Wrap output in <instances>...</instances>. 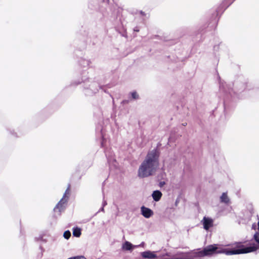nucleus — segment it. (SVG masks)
Listing matches in <instances>:
<instances>
[{
	"instance_id": "nucleus-19",
	"label": "nucleus",
	"mask_w": 259,
	"mask_h": 259,
	"mask_svg": "<svg viewBox=\"0 0 259 259\" xmlns=\"http://www.w3.org/2000/svg\"><path fill=\"white\" fill-rule=\"evenodd\" d=\"M254 239L255 240V241L259 244V233H256L254 235Z\"/></svg>"
},
{
	"instance_id": "nucleus-30",
	"label": "nucleus",
	"mask_w": 259,
	"mask_h": 259,
	"mask_svg": "<svg viewBox=\"0 0 259 259\" xmlns=\"http://www.w3.org/2000/svg\"><path fill=\"white\" fill-rule=\"evenodd\" d=\"M144 244V242H142L141 244L139 245H137L138 247L139 246H143V245Z\"/></svg>"
},
{
	"instance_id": "nucleus-13",
	"label": "nucleus",
	"mask_w": 259,
	"mask_h": 259,
	"mask_svg": "<svg viewBox=\"0 0 259 259\" xmlns=\"http://www.w3.org/2000/svg\"><path fill=\"white\" fill-rule=\"evenodd\" d=\"M162 196V194L161 192L159 190H155L153 192L152 194V198L156 202L160 200Z\"/></svg>"
},
{
	"instance_id": "nucleus-6",
	"label": "nucleus",
	"mask_w": 259,
	"mask_h": 259,
	"mask_svg": "<svg viewBox=\"0 0 259 259\" xmlns=\"http://www.w3.org/2000/svg\"><path fill=\"white\" fill-rule=\"evenodd\" d=\"M69 187L70 186L69 185L64 194L62 198L59 201L54 209V211L56 212L58 210L59 214H60L61 212L64 209L65 207L63 206V204L66 203L67 201V199H65V197L66 194L69 193Z\"/></svg>"
},
{
	"instance_id": "nucleus-23",
	"label": "nucleus",
	"mask_w": 259,
	"mask_h": 259,
	"mask_svg": "<svg viewBox=\"0 0 259 259\" xmlns=\"http://www.w3.org/2000/svg\"><path fill=\"white\" fill-rule=\"evenodd\" d=\"M128 102H129L128 100H123L121 102V104H122V105H125V104H128Z\"/></svg>"
},
{
	"instance_id": "nucleus-15",
	"label": "nucleus",
	"mask_w": 259,
	"mask_h": 259,
	"mask_svg": "<svg viewBox=\"0 0 259 259\" xmlns=\"http://www.w3.org/2000/svg\"><path fill=\"white\" fill-rule=\"evenodd\" d=\"M104 153L108 161L112 159L113 153L108 148L104 149Z\"/></svg>"
},
{
	"instance_id": "nucleus-16",
	"label": "nucleus",
	"mask_w": 259,
	"mask_h": 259,
	"mask_svg": "<svg viewBox=\"0 0 259 259\" xmlns=\"http://www.w3.org/2000/svg\"><path fill=\"white\" fill-rule=\"evenodd\" d=\"M73 235L74 237H79L81 235V229L77 227L73 228Z\"/></svg>"
},
{
	"instance_id": "nucleus-3",
	"label": "nucleus",
	"mask_w": 259,
	"mask_h": 259,
	"mask_svg": "<svg viewBox=\"0 0 259 259\" xmlns=\"http://www.w3.org/2000/svg\"><path fill=\"white\" fill-rule=\"evenodd\" d=\"M218 79L220 83V98H222L224 101V112H227L229 109L230 103L235 101L236 99L239 98L238 93H241L247 89V82L244 81L239 83L238 81H236L234 85L237 91L234 92L231 88V84L222 81L219 75Z\"/></svg>"
},
{
	"instance_id": "nucleus-29",
	"label": "nucleus",
	"mask_w": 259,
	"mask_h": 259,
	"mask_svg": "<svg viewBox=\"0 0 259 259\" xmlns=\"http://www.w3.org/2000/svg\"><path fill=\"white\" fill-rule=\"evenodd\" d=\"M140 14L142 15V16H145L146 15V14L144 12L142 11H141L140 12Z\"/></svg>"
},
{
	"instance_id": "nucleus-22",
	"label": "nucleus",
	"mask_w": 259,
	"mask_h": 259,
	"mask_svg": "<svg viewBox=\"0 0 259 259\" xmlns=\"http://www.w3.org/2000/svg\"><path fill=\"white\" fill-rule=\"evenodd\" d=\"M74 259H86L84 256H74L73 257Z\"/></svg>"
},
{
	"instance_id": "nucleus-4",
	"label": "nucleus",
	"mask_w": 259,
	"mask_h": 259,
	"mask_svg": "<svg viewBox=\"0 0 259 259\" xmlns=\"http://www.w3.org/2000/svg\"><path fill=\"white\" fill-rule=\"evenodd\" d=\"M81 82L83 83V92L86 96H92L96 94L99 91V89L102 90L104 92L107 93L106 90L104 89V86H101L96 81H91L89 80L88 76L83 75L81 77V81L75 82L77 85Z\"/></svg>"
},
{
	"instance_id": "nucleus-17",
	"label": "nucleus",
	"mask_w": 259,
	"mask_h": 259,
	"mask_svg": "<svg viewBox=\"0 0 259 259\" xmlns=\"http://www.w3.org/2000/svg\"><path fill=\"white\" fill-rule=\"evenodd\" d=\"M71 236V232L69 230L65 231L63 234V237L66 239H68Z\"/></svg>"
},
{
	"instance_id": "nucleus-10",
	"label": "nucleus",
	"mask_w": 259,
	"mask_h": 259,
	"mask_svg": "<svg viewBox=\"0 0 259 259\" xmlns=\"http://www.w3.org/2000/svg\"><path fill=\"white\" fill-rule=\"evenodd\" d=\"M138 247V246L134 245L131 242L125 241L122 245V249L126 251H132L134 248Z\"/></svg>"
},
{
	"instance_id": "nucleus-2",
	"label": "nucleus",
	"mask_w": 259,
	"mask_h": 259,
	"mask_svg": "<svg viewBox=\"0 0 259 259\" xmlns=\"http://www.w3.org/2000/svg\"><path fill=\"white\" fill-rule=\"evenodd\" d=\"M160 154L157 147L148 152L138 170L140 178H148L155 174L159 165Z\"/></svg>"
},
{
	"instance_id": "nucleus-5",
	"label": "nucleus",
	"mask_w": 259,
	"mask_h": 259,
	"mask_svg": "<svg viewBox=\"0 0 259 259\" xmlns=\"http://www.w3.org/2000/svg\"><path fill=\"white\" fill-rule=\"evenodd\" d=\"M235 0H225L220 5L219 7L212 14L210 22L209 24L210 27H216L219 21L218 15L220 11L223 9L225 10L229 6H230Z\"/></svg>"
},
{
	"instance_id": "nucleus-7",
	"label": "nucleus",
	"mask_w": 259,
	"mask_h": 259,
	"mask_svg": "<svg viewBox=\"0 0 259 259\" xmlns=\"http://www.w3.org/2000/svg\"><path fill=\"white\" fill-rule=\"evenodd\" d=\"M203 228L205 230H208L209 228L213 226V220L212 219L204 217L202 221Z\"/></svg>"
},
{
	"instance_id": "nucleus-12",
	"label": "nucleus",
	"mask_w": 259,
	"mask_h": 259,
	"mask_svg": "<svg viewBox=\"0 0 259 259\" xmlns=\"http://www.w3.org/2000/svg\"><path fill=\"white\" fill-rule=\"evenodd\" d=\"M220 202L221 203H225V204L227 205H228L231 203L230 199L228 197L227 193L226 192H224L222 193V195L220 197Z\"/></svg>"
},
{
	"instance_id": "nucleus-11",
	"label": "nucleus",
	"mask_w": 259,
	"mask_h": 259,
	"mask_svg": "<svg viewBox=\"0 0 259 259\" xmlns=\"http://www.w3.org/2000/svg\"><path fill=\"white\" fill-rule=\"evenodd\" d=\"M141 256L145 258L152 259L157 257L156 254L150 250L145 251L141 253Z\"/></svg>"
},
{
	"instance_id": "nucleus-8",
	"label": "nucleus",
	"mask_w": 259,
	"mask_h": 259,
	"mask_svg": "<svg viewBox=\"0 0 259 259\" xmlns=\"http://www.w3.org/2000/svg\"><path fill=\"white\" fill-rule=\"evenodd\" d=\"M141 214L147 219L150 218L153 214V211L150 208L142 206L141 207Z\"/></svg>"
},
{
	"instance_id": "nucleus-24",
	"label": "nucleus",
	"mask_w": 259,
	"mask_h": 259,
	"mask_svg": "<svg viewBox=\"0 0 259 259\" xmlns=\"http://www.w3.org/2000/svg\"><path fill=\"white\" fill-rule=\"evenodd\" d=\"M102 1L105 5H107L109 2V0H102Z\"/></svg>"
},
{
	"instance_id": "nucleus-31",
	"label": "nucleus",
	"mask_w": 259,
	"mask_h": 259,
	"mask_svg": "<svg viewBox=\"0 0 259 259\" xmlns=\"http://www.w3.org/2000/svg\"><path fill=\"white\" fill-rule=\"evenodd\" d=\"M39 248L41 250V251H44V249H43V248L41 246H40Z\"/></svg>"
},
{
	"instance_id": "nucleus-28",
	"label": "nucleus",
	"mask_w": 259,
	"mask_h": 259,
	"mask_svg": "<svg viewBox=\"0 0 259 259\" xmlns=\"http://www.w3.org/2000/svg\"><path fill=\"white\" fill-rule=\"evenodd\" d=\"M104 207L103 206H102L100 209L99 210L98 212H100V211H104Z\"/></svg>"
},
{
	"instance_id": "nucleus-25",
	"label": "nucleus",
	"mask_w": 259,
	"mask_h": 259,
	"mask_svg": "<svg viewBox=\"0 0 259 259\" xmlns=\"http://www.w3.org/2000/svg\"><path fill=\"white\" fill-rule=\"evenodd\" d=\"M219 46H218V45H215L213 47V50L214 51H218L219 50Z\"/></svg>"
},
{
	"instance_id": "nucleus-9",
	"label": "nucleus",
	"mask_w": 259,
	"mask_h": 259,
	"mask_svg": "<svg viewBox=\"0 0 259 259\" xmlns=\"http://www.w3.org/2000/svg\"><path fill=\"white\" fill-rule=\"evenodd\" d=\"M96 134L99 135V136L102 138L101 141V147L104 148V144L106 140L104 137L103 129L101 127L100 125H99L96 128Z\"/></svg>"
},
{
	"instance_id": "nucleus-20",
	"label": "nucleus",
	"mask_w": 259,
	"mask_h": 259,
	"mask_svg": "<svg viewBox=\"0 0 259 259\" xmlns=\"http://www.w3.org/2000/svg\"><path fill=\"white\" fill-rule=\"evenodd\" d=\"M35 239L37 240V241H41L45 242H46V240L45 239H44L43 236L42 235H40L38 238H35Z\"/></svg>"
},
{
	"instance_id": "nucleus-33",
	"label": "nucleus",
	"mask_w": 259,
	"mask_h": 259,
	"mask_svg": "<svg viewBox=\"0 0 259 259\" xmlns=\"http://www.w3.org/2000/svg\"><path fill=\"white\" fill-rule=\"evenodd\" d=\"M182 124L183 126H186L187 125V123H184Z\"/></svg>"
},
{
	"instance_id": "nucleus-14",
	"label": "nucleus",
	"mask_w": 259,
	"mask_h": 259,
	"mask_svg": "<svg viewBox=\"0 0 259 259\" xmlns=\"http://www.w3.org/2000/svg\"><path fill=\"white\" fill-rule=\"evenodd\" d=\"M91 63L90 60L84 58H80L78 61L79 65L83 68L88 67Z\"/></svg>"
},
{
	"instance_id": "nucleus-26",
	"label": "nucleus",
	"mask_w": 259,
	"mask_h": 259,
	"mask_svg": "<svg viewBox=\"0 0 259 259\" xmlns=\"http://www.w3.org/2000/svg\"><path fill=\"white\" fill-rule=\"evenodd\" d=\"M139 30H140V29H139V27H138V26H136V27L134 28V31L135 32H139Z\"/></svg>"
},
{
	"instance_id": "nucleus-27",
	"label": "nucleus",
	"mask_w": 259,
	"mask_h": 259,
	"mask_svg": "<svg viewBox=\"0 0 259 259\" xmlns=\"http://www.w3.org/2000/svg\"><path fill=\"white\" fill-rule=\"evenodd\" d=\"M107 202L105 201V200H103V202H102V206L104 207L105 206H106L107 205Z\"/></svg>"
},
{
	"instance_id": "nucleus-1",
	"label": "nucleus",
	"mask_w": 259,
	"mask_h": 259,
	"mask_svg": "<svg viewBox=\"0 0 259 259\" xmlns=\"http://www.w3.org/2000/svg\"><path fill=\"white\" fill-rule=\"evenodd\" d=\"M257 247L254 244L245 246L241 243H238L232 248L219 247L217 244L209 245L198 252L200 256H204L213 254L224 253L228 255L247 253L255 251Z\"/></svg>"
},
{
	"instance_id": "nucleus-32",
	"label": "nucleus",
	"mask_w": 259,
	"mask_h": 259,
	"mask_svg": "<svg viewBox=\"0 0 259 259\" xmlns=\"http://www.w3.org/2000/svg\"><path fill=\"white\" fill-rule=\"evenodd\" d=\"M203 29L204 28H202L201 29L199 30L200 33H201V32L203 31Z\"/></svg>"
},
{
	"instance_id": "nucleus-21",
	"label": "nucleus",
	"mask_w": 259,
	"mask_h": 259,
	"mask_svg": "<svg viewBox=\"0 0 259 259\" xmlns=\"http://www.w3.org/2000/svg\"><path fill=\"white\" fill-rule=\"evenodd\" d=\"M165 184V182L164 181H161L159 183V186L160 187H162Z\"/></svg>"
},
{
	"instance_id": "nucleus-18",
	"label": "nucleus",
	"mask_w": 259,
	"mask_h": 259,
	"mask_svg": "<svg viewBox=\"0 0 259 259\" xmlns=\"http://www.w3.org/2000/svg\"><path fill=\"white\" fill-rule=\"evenodd\" d=\"M133 99L137 100L139 98V96L136 92H133L131 93Z\"/></svg>"
}]
</instances>
